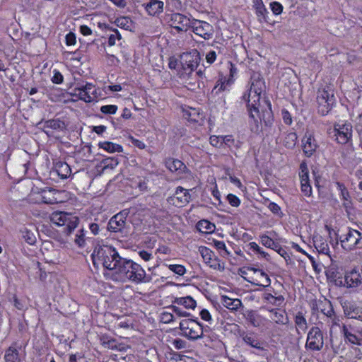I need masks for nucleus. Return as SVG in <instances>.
Wrapping results in <instances>:
<instances>
[{
	"label": "nucleus",
	"instance_id": "f257e3e1",
	"mask_svg": "<svg viewBox=\"0 0 362 362\" xmlns=\"http://www.w3.org/2000/svg\"><path fill=\"white\" fill-rule=\"evenodd\" d=\"M264 89L265 82L262 75L255 72L250 78V88L243 97L247 102L250 117L255 122L263 120L268 125L272 120V105L269 100L261 97Z\"/></svg>",
	"mask_w": 362,
	"mask_h": 362
},
{
	"label": "nucleus",
	"instance_id": "f03ea898",
	"mask_svg": "<svg viewBox=\"0 0 362 362\" xmlns=\"http://www.w3.org/2000/svg\"><path fill=\"white\" fill-rule=\"evenodd\" d=\"M112 279L115 281L146 284L152 281L151 275L147 274L144 269L132 259L122 257Z\"/></svg>",
	"mask_w": 362,
	"mask_h": 362
},
{
	"label": "nucleus",
	"instance_id": "7ed1b4c3",
	"mask_svg": "<svg viewBox=\"0 0 362 362\" xmlns=\"http://www.w3.org/2000/svg\"><path fill=\"white\" fill-rule=\"evenodd\" d=\"M91 259L95 267L99 268L101 267L106 269L108 273H105V275H108L112 278V274L115 272L122 257L113 247L104 244H97L91 254Z\"/></svg>",
	"mask_w": 362,
	"mask_h": 362
},
{
	"label": "nucleus",
	"instance_id": "20e7f679",
	"mask_svg": "<svg viewBox=\"0 0 362 362\" xmlns=\"http://www.w3.org/2000/svg\"><path fill=\"white\" fill-rule=\"evenodd\" d=\"M199 60V54L197 49L183 53L180 56L182 69L180 71V77L184 81V83L193 87L194 86V82L191 81V79H194V76L200 73V71L194 73Z\"/></svg>",
	"mask_w": 362,
	"mask_h": 362
},
{
	"label": "nucleus",
	"instance_id": "39448f33",
	"mask_svg": "<svg viewBox=\"0 0 362 362\" xmlns=\"http://www.w3.org/2000/svg\"><path fill=\"white\" fill-rule=\"evenodd\" d=\"M51 223L59 227H64L67 235L71 234L79 223L78 218L71 213L62 211H54L49 216Z\"/></svg>",
	"mask_w": 362,
	"mask_h": 362
},
{
	"label": "nucleus",
	"instance_id": "423d86ee",
	"mask_svg": "<svg viewBox=\"0 0 362 362\" xmlns=\"http://www.w3.org/2000/svg\"><path fill=\"white\" fill-rule=\"evenodd\" d=\"M180 329L184 337L191 340H197L202 337L203 327L194 320H182L180 322Z\"/></svg>",
	"mask_w": 362,
	"mask_h": 362
},
{
	"label": "nucleus",
	"instance_id": "0eeeda50",
	"mask_svg": "<svg viewBox=\"0 0 362 362\" xmlns=\"http://www.w3.org/2000/svg\"><path fill=\"white\" fill-rule=\"evenodd\" d=\"M341 247L346 250L362 247V234L357 230L349 228L348 231L340 237Z\"/></svg>",
	"mask_w": 362,
	"mask_h": 362
},
{
	"label": "nucleus",
	"instance_id": "6e6552de",
	"mask_svg": "<svg viewBox=\"0 0 362 362\" xmlns=\"http://www.w3.org/2000/svg\"><path fill=\"white\" fill-rule=\"evenodd\" d=\"M229 76L221 77L216 82L212 90V94L218 95L223 91H229L230 86L234 83L235 78L238 74V69L231 62L228 63Z\"/></svg>",
	"mask_w": 362,
	"mask_h": 362
},
{
	"label": "nucleus",
	"instance_id": "1a4fd4ad",
	"mask_svg": "<svg viewBox=\"0 0 362 362\" xmlns=\"http://www.w3.org/2000/svg\"><path fill=\"white\" fill-rule=\"evenodd\" d=\"M324 346L323 334L317 327H313L308 332L305 348L312 351H320Z\"/></svg>",
	"mask_w": 362,
	"mask_h": 362
},
{
	"label": "nucleus",
	"instance_id": "9d476101",
	"mask_svg": "<svg viewBox=\"0 0 362 362\" xmlns=\"http://www.w3.org/2000/svg\"><path fill=\"white\" fill-rule=\"evenodd\" d=\"M190 28L192 29L195 35L204 40H210L214 36V30L213 26L206 21L192 18Z\"/></svg>",
	"mask_w": 362,
	"mask_h": 362
},
{
	"label": "nucleus",
	"instance_id": "9b49d317",
	"mask_svg": "<svg viewBox=\"0 0 362 362\" xmlns=\"http://www.w3.org/2000/svg\"><path fill=\"white\" fill-rule=\"evenodd\" d=\"M250 276L245 278L247 282L264 288H269L271 284V279L268 274L262 269L250 267L247 269Z\"/></svg>",
	"mask_w": 362,
	"mask_h": 362
},
{
	"label": "nucleus",
	"instance_id": "f8f14e48",
	"mask_svg": "<svg viewBox=\"0 0 362 362\" xmlns=\"http://www.w3.org/2000/svg\"><path fill=\"white\" fill-rule=\"evenodd\" d=\"M74 95L85 101L86 103H91L95 100L98 97V90L93 83H86L85 85H81L75 88Z\"/></svg>",
	"mask_w": 362,
	"mask_h": 362
},
{
	"label": "nucleus",
	"instance_id": "ddd939ff",
	"mask_svg": "<svg viewBox=\"0 0 362 362\" xmlns=\"http://www.w3.org/2000/svg\"><path fill=\"white\" fill-rule=\"evenodd\" d=\"M199 252L201 255L204 263L209 267L223 271L224 265L221 262L220 259L216 256L214 252L209 248L205 246H200L199 247Z\"/></svg>",
	"mask_w": 362,
	"mask_h": 362
},
{
	"label": "nucleus",
	"instance_id": "4468645a",
	"mask_svg": "<svg viewBox=\"0 0 362 362\" xmlns=\"http://www.w3.org/2000/svg\"><path fill=\"white\" fill-rule=\"evenodd\" d=\"M192 22V19L179 13L171 14L169 21L170 26L178 32H187L190 28Z\"/></svg>",
	"mask_w": 362,
	"mask_h": 362
},
{
	"label": "nucleus",
	"instance_id": "2eb2a0df",
	"mask_svg": "<svg viewBox=\"0 0 362 362\" xmlns=\"http://www.w3.org/2000/svg\"><path fill=\"white\" fill-rule=\"evenodd\" d=\"M336 141L339 144H346L352 136V126L350 123L336 124L334 128Z\"/></svg>",
	"mask_w": 362,
	"mask_h": 362
},
{
	"label": "nucleus",
	"instance_id": "dca6fc26",
	"mask_svg": "<svg viewBox=\"0 0 362 362\" xmlns=\"http://www.w3.org/2000/svg\"><path fill=\"white\" fill-rule=\"evenodd\" d=\"M264 303L268 307H280L284 302V297L274 289L267 288L262 295Z\"/></svg>",
	"mask_w": 362,
	"mask_h": 362
},
{
	"label": "nucleus",
	"instance_id": "f3484780",
	"mask_svg": "<svg viewBox=\"0 0 362 362\" xmlns=\"http://www.w3.org/2000/svg\"><path fill=\"white\" fill-rule=\"evenodd\" d=\"M318 147L319 144L314 133L307 131L302 139V148L304 154L307 157H311L316 152Z\"/></svg>",
	"mask_w": 362,
	"mask_h": 362
},
{
	"label": "nucleus",
	"instance_id": "a211bd4d",
	"mask_svg": "<svg viewBox=\"0 0 362 362\" xmlns=\"http://www.w3.org/2000/svg\"><path fill=\"white\" fill-rule=\"evenodd\" d=\"M129 209H124L112 216L108 223V229L111 232H119L125 228L126 218L129 214Z\"/></svg>",
	"mask_w": 362,
	"mask_h": 362
},
{
	"label": "nucleus",
	"instance_id": "6ab92c4d",
	"mask_svg": "<svg viewBox=\"0 0 362 362\" xmlns=\"http://www.w3.org/2000/svg\"><path fill=\"white\" fill-rule=\"evenodd\" d=\"M246 319L254 327L262 331L267 329L271 323V320L254 310L247 312Z\"/></svg>",
	"mask_w": 362,
	"mask_h": 362
},
{
	"label": "nucleus",
	"instance_id": "aec40b11",
	"mask_svg": "<svg viewBox=\"0 0 362 362\" xmlns=\"http://www.w3.org/2000/svg\"><path fill=\"white\" fill-rule=\"evenodd\" d=\"M299 177L302 192L304 195L310 197L312 194V188L310 184L309 171L305 162H302L300 165Z\"/></svg>",
	"mask_w": 362,
	"mask_h": 362
},
{
	"label": "nucleus",
	"instance_id": "412c9836",
	"mask_svg": "<svg viewBox=\"0 0 362 362\" xmlns=\"http://www.w3.org/2000/svg\"><path fill=\"white\" fill-rule=\"evenodd\" d=\"M191 195L189 191L182 187H178L172 197L173 204L178 207H182L189 202Z\"/></svg>",
	"mask_w": 362,
	"mask_h": 362
},
{
	"label": "nucleus",
	"instance_id": "4be33fe9",
	"mask_svg": "<svg viewBox=\"0 0 362 362\" xmlns=\"http://www.w3.org/2000/svg\"><path fill=\"white\" fill-rule=\"evenodd\" d=\"M313 241L315 248L319 254L327 255L330 258L331 260H332L329 244L327 243V240L325 238L322 237L318 233H315L313 235Z\"/></svg>",
	"mask_w": 362,
	"mask_h": 362
},
{
	"label": "nucleus",
	"instance_id": "5701e85b",
	"mask_svg": "<svg viewBox=\"0 0 362 362\" xmlns=\"http://www.w3.org/2000/svg\"><path fill=\"white\" fill-rule=\"evenodd\" d=\"M148 16H157L163 11L164 3L160 0H148L142 4Z\"/></svg>",
	"mask_w": 362,
	"mask_h": 362
},
{
	"label": "nucleus",
	"instance_id": "b1692460",
	"mask_svg": "<svg viewBox=\"0 0 362 362\" xmlns=\"http://www.w3.org/2000/svg\"><path fill=\"white\" fill-rule=\"evenodd\" d=\"M266 310L271 313V322H273L280 325H285L288 323L289 320L284 310L276 308H267Z\"/></svg>",
	"mask_w": 362,
	"mask_h": 362
},
{
	"label": "nucleus",
	"instance_id": "393cba45",
	"mask_svg": "<svg viewBox=\"0 0 362 362\" xmlns=\"http://www.w3.org/2000/svg\"><path fill=\"white\" fill-rule=\"evenodd\" d=\"M345 285L350 288H356L362 285V277L355 269L347 272L344 277Z\"/></svg>",
	"mask_w": 362,
	"mask_h": 362
},
{
	"label": "nucleus",
	"instance_id": "a878e982",
	"mask_svg": "<svg viewBox=\"0 0 362 362\" xmlns=\"http://www.w3.org/2000/svg\"><path fill=\"white\" fill-rule=\"evenodd\" d=\"M343 308L347 317L362 321V307L349 303H345Z\"/></svg>",
	"mask_w": 362,
	"mask_h": 362
},
{
	"label": "nucleus",
	"instance_id": "bb28decb",
	"mask_svg": "<svg viewBox=\"0 0 362 362\" xmlns=\"http://www.w3.org/2000/svg\"><path fill=\"white\" fill-rule=\"evenodd\" d=\"M352 327L351 325H343L341 332L346 341L355 345H362V338L351 332Z\"/></svg>",
	"mask_w": 362,
	"mask_h": 362
},
{
	"label": "nucleus",
	"instance_id": "cd10ccee",
	"mask_svg": "<svg viewBox=\"0 0 362 362\" xmlns=\"http://www.w3.org/2000/svg\"><path fill=\"white\" fill-rule=\"evenodd\" d=\"M252 7L255 11V13L260 22L266 21L267 18L268 11L263 3L262 0H251Z\"/></svg>",
	"mask_w": 362,
	"mask_h": 362
},
{
	"label": "nucleus",
	"instance_id": "c85d7f7f",
	"mask_svg": "<svg viewBox=\"0 0 362 362\" xmlns=\"http://www.w3.org/2000/svg\"><path fill=\"white\" fill-rule=\"evenodd\" d=\"M43 128L47 134H49V129L54 131H62L66 128V125L63 121L59 119H53L46 120L43 122Z\"/></svg>",
	"mask_w": 362,
	"mask_h": 362
},
{
	"label": "nucleus",
	"instance_id": "c756f323",
	"mask_svg": "<svg viewBox=\"0 0 362 362\" xmlns=\"http://www.w3.org/2000/svg\"><path fill=\"white\" fill-rule=\"evenodd\" d=\"M222 305L230 311H237L243 306L242 301L238 298H231L227 296L221 298Z\"/></svg>",
	"mask_w": 362,
	"mask_h": 362
},
{
	"label": "nucleus",
	"instance_id": "7c9ffc66",
	"mask_svg": "<svg viewBox=\"0 0 362 362\" xmlns=\"http://www.w3.org/2000/svg\"><path fill=\"white\" fill-rule=\"evenodd\" d=\"M54 168L57 175L62 179L67 178L71 175V169L66 162L56 161L54 164Z\"/></svg>",
	"mask_w": 362,
	"mask_h": 362
},
{
	"label": "nucleus",
	"instance_id": "2f4dec72",
	"mask_svg": "<svg viewBox=\"0 0 362 362\" xmlns=\"http://www.w3.org/2000/svg\"><path fill=\"white\" fill-rule=\"evenodd\" d=\"M165 166L171 171L180 174L183 173L186 168L185 165L180 160L169 158L165 161Z\"/></svg>",
	"mask_w": 362,
	"mask_h": 362
},
{
	"label": "nucleus",
	"instance_id": "473e14b6",
	"mask_svg": "<svg viewBox=\"0 0 362 362\" xmlns=\"http://www.w3.org/2000/svg\"><path fill=\"white\" fill-rule=\"evenodd\" d=\"M98 146L110 153L123 152V147L121 145L111 141L99 142Z\"/></svg>",
	"mask_w": 362,
	"mask_h": 362
},
{
	"label": "nucleus",
	"instance_id": "72a5a7b5",
	"mask_svg": "<svg viewBox=\"0 0 362 362\" xmlns=\"http://www.w3.org/2000/svg\"><path fill=\"white\" fill-rule=\"evenodd\" d=\"M183 112L185 117L189 121L199 122L202 119V115L198 109L187 107Z\"/></svg>",
	"mask_w": 362,
	"mask_h": 362
},
{
	"label": "nucleus",
	"instance_id": "f704fd0d",
	"mask_svg": "<svg viewBox=\"0 0 362 362\" xmlns=\"http://www.w3.org/2000/svg\"><path fill=\"white\" fill-rule=\"evenodd\" d=\"M174 302L175 303L179 305H182L184 308L187 309L194 310L197 306V303L195 300L189 296L177 298H175Z\"/></svg>",
	"mask_w": 362,
	"mask_h": 362
},
{
	"label": "nucleus",
	"instance_id": "c9c22d12",
	"mask_svg": "<svg viewBox=\"0 0 362 362\" xmlns=\"http://www.w3.org/2000/svg\"><path fill=\"white\" fill-rule=\"evenodd\" d=\"M115 23L117 27L126 30H132L134 28L133 21L128 16H121L115 19Z\"/></svg>",
	"mask_w": 362,
	"mask_h": 362
},
{
	"label": "nucleus",
	"instance_id": "e433bc0d",
	"mask_svg": "<svg viewBox=\"0 0 362 362\" xmlns=\"http://www.w3.org/2000/svg\"><path fill=\"white\" fill-rule=\"evenodd\" d=\"M317 110L318 112L322 115H326L332 108L335 99H331L329 101H317Z\"/></svg>",
	"mask_w": 362,
	"mask_h": 362
},
{
	"label": "nucleus",
	"instance_id": "4c0bfd02",
	"mask_svg": "<svg viewBox=\"0 0 362 362\" xmlns=\"http://www.w3.org/2000/svg\"><path fill=\"white\" fill-rule=\"evenodd\" d=\"M198 230L203 233H211L214 231L216 226L208 220H201L197 223Z\"/></svg>",
	"mask_w": 362,
	"mask_h": 362
},
{
	"label": "nucleus",
	"instance_id": "58836bf2",
	"mask_svg": "<svg viewBox=\"0 0 362 362\" xmlns=\"http://www.w3.org/2000/svg\"><path fill=\"white\" fill-rule=\"evenodd\" d=\"M298 136L295 132L287 133L283 139V144L288 148H293L297 142Z\"/></svg>",
	"mask_w": 362,
	"mask_h": 362
},
{
	"label": "nucleus",
	"instance_id": "ea45409f",
	"mask_svg": "<svg viewBox=\"0 0 362 362\" xmlns=\"http://www.w3.org/2000/svg\"><path fill=\"white\" fill-rule=\"evenodd\" d=\"M223 146H226L230 148H240L242 143L239 140H235L231 135L223 136Z\"/></svg>",
	"mask_w": 362,
	"mask_h": 362
},
{
	"label": "nucleus",
	"instance_id": "a19ab883",
	"mask_svg": "<svg viewBox=\"0 0 362 362\" xmlns=\"http://www.w3.org/2000/svg\"><path fill=\"white\" fill-rule=\"evenodd\" d=\"M100 342H101V344L105 346V348H108V349H116V350H119L120 351H126V348L123 345H116L115 344V341L113 340V339H108V340H106L104 337H102L100 339Z\"/></svg>",
	"mask_w": 362,
	"mask_h": 362
},
{
	"label": "nucleus",
	"instance_id": "79ce46f5",
	"mask_svg": "<svg viewBox=\"0 0 362 362\" xmlns=\"http://www.w3.org/2000/svg\"><path fill=\"white\" fill-rule=\"evenodd\" d=\"M13 41V38L9 37L8 38V40L5 42L4 43H1L0 45V49L6 55V56H11L14 52V47L12 45V42Z\"/></svg>",
	"mask_w": 362,
	"mask_h": 362
},
{
	"label": "nucleus",
	"instance_id": "37998d69",
	"mask_svg": "<svg viewBox=\"0 0 362 362\" xmlns=\"http://www.w3.org/2000/svg\"><path fill=\"white\" fill-rule=\"evenodd\" d=\"M295 324L296 325L297 329H301L304 332L307 329V321L302 313L298 312L296 315Z\"/></svg>",
	"mask_w": 362,
	"mask_h": 362
},
{
	"label": "nucleus",
	"instance_id": "c03bdc74",
	"mask_svg": "<svg viewBox=\"0 0 362 362\" xmlns=\"http://www.w3.org/2000/svg\"><path fill=\"white\" fill-rule=\"evenodd\" d=\"M337 189L340 192V197L345 202L344 204L347 206L350 204V195L347 189L343 184L340 182H337Z\"/></svg>",
	"mask_w": 362,
	"mask_h": 362
},
{
	"label": "nucleus",
	"instance_id": "a18cd8bd",
	"mask_svg": "<svg viewBox=\"0 0 362 362\" xmlns=\"http://www.w3.org/2000/svg\"><path fill=\"white\" fill-rule=\"evenodd\" d=\"M331 99H335L334 93L332 92L330 93L327 90H325L324 88L318 90L317 95V101L331 102Z\"/></svg>",
	"mask_w": 362,
	"mask_h": 362
},
{
	"label": "nucleus",
	"instance_id": "49530a36",
	"mask_svg": "<svg viewBox=\"0 0 362 362\" xmlns=\"http://www.w3.org/2000/svg\"><path fill=\"white\" fill-rule=\"evenodd\" d=\"M5 360L6 362H18L19 357L18 351L16 349L10 347L5 354Z\"/></svg>",
	"mask_w": 362,
	"mask_h": 362
},
{
	"label": "nucleus",
	"instance_id": "de8ad7c7",
	"mask_svg": "<svg viewBox=\"0 0 362 362\" xmlns=\"http://www.w3.org/2000/svg\"><path fill=\"white\" fill-rule=\"evenodd\" d=\"M260 240L261 243L266 247L271 248L272 250H277V248H279V244L274 242L267 235H262L260 236Z\"/></svg>",
	"mask_w": 362,
	"mask_h": 362
},
{
	"label": "nucleus",
	"instance_id": "09e8293b",
	"mask_svg": "<svg viewBox=\"0 0 362 362\" xmlns=\"http://www.w3.org/2000/svg\"><path fill=\"white\" fill-rule=\"evenodd\" d=\"M243 341L253 348H256L257 349H262L261 342L252 336L246 335L243 337Z\"/></svg>",
	"mask_w": 362,
	"mask_h": 362
},
{
	"label": "nucleus",
	"instance_id": "8fccbe9b",
	"mask_svg": "<svg viewBox=\"0 0 362 362\" xmlns=\"http://www.w3.org/2000/svg\"><path fill=\"white\" fill-rule=\"evenodd\" d=\"M214 245L215 247L220 251L222 256L226 257L230 255V252L228 250L223 241L214 240Z\"/></svg>",
	"mask_w": 362,
	"mask_h": 362
},
{
	"label": "nucleus",
	"instance_id": "3c124183",
	"mask_svg": "<svg viewBox=\"0 0 362 362\" xmlns=\"http://www.w3.org/2000/svg\"><path fill=\"white\" fill-rule=\"evenodd\" d=\"M103 163L104 164L103 170L114 169L119 164V160L117 158H107L103 160Z\"/></svg>",
	"mask_w": 362,
	"mask_h": 362
},
{
	"label": "nucleus",
	"instance_id": "603ef678",
	"mask_svg": "<svg viewBox=\"0 0 362 362\" xmlns=\"http://www.w3.org/2000/svg\"><path fill=\"white\" fill-rule=\"evenodd\" d=\"M86 235L83 229L79 230L76 234L74 242L79 247H83L86 243Z\"/></svg>",
	"mask_w": 362,
	"mask_h": 362
},
{
	"label": "nucleus",
	"instance_id": "864d4df0",
	"mask_svg": "<svg viewBox=\"0 0 362 362\" xmlns=\"http://www.w3.org/2000/svg\"><path fill=\"white\" fill-rule=\"evenodd\" d=\"M168 269L179 276H183L186 273V269L181 264H169Z\"/></svg>",
	"mask_w": 362,
	"mask_h": 362
},
{
	"label": "nucleus",
	"instance_id": "5fc2aeb1",
	"mask_svg": "<svg viewBox=\"0 0 362 362\" xmlns=\"http://www.w3.org/2000/svg\"><path fill=\"white\" fill-rule=\"evenodd\" d=\"M117 40H121V35L117 29H113L112 33H111L108 37V45L110 46L115 45Z\"/></svg>",
	"mask_w": 362,
	"mask_h": 362
},
{
	"label": "nucleus",
	"instance_id": "6e6d98bb",
	"mask_svg": "<svg viewBox=\"0 0 362 362\" xmlns=\"http://www.w3.org/2000/svg\"><path fill=\"white\" fill-rule=\"evenodd\" d=\"M223 136H211L209 138V142L211 145L214 147L221 148L223 146V142H222Z\"/></svg>",
	"mask_w": 362,
	"mask_h": 362
},
{
	"label": "nucleus",
	"instance_id": "4d7b16f0",
	"mask_svg": "<svg viewBox=\"0 0 362 362\" xmlns=\"http://www.w3.org/2000/svg\"><path fill=\"white\" fill-rule=\"evenodd\" d=\"M170 309L172 310L173 313H175L177 316L180 317H187L190 315L189 313L184 310L183 309L177 305H172L170 307Z\"/></svg>",
	"mask_w": 362,
	"mask_h": 362
},
{
	"label": "nucleus",
	"instance_id": "13d9d810",
	"mask_svg": "<svg viewBox=\"0 0 362 362\" xmlns=\"http://www.w3.org/2000/svg\"><path fill=\"white\" fill-rule=\"evenodd\" d=\"M160 321L163 323L168 324L174 320V316L172 313L164 311L160 314Z\"/></svg>",
	"mask_w": 362,
	"mask_h": 362
},
{
	"label": "nucleus",
	"instance_id": "bf43d9fd",
	"mask_svg": "<svg viewBox=\"0 0 362 362\" xmlns=\"http://www.w3.org/2000/svg\"><path fill=\"white\" fill-rule=\"evenodd\" d=\"M117 110V106L115 105H103L100 107V111L103 114H110L113 115L115 114Z\"/></svg>",
	"mask_w": 362,
	"mask_h": 362
},
{
	"label": "nucleus",
	"instance_id": "052dcab7",
	"mask_svg": "<svg viewBox=\"0 0 362 362\" xmlns=\"http://www.w3.org/2000/svg\"><path fill=\"white\" fill-rule=\"evenodd\" d=\"M270 8L274 15H279L283 11V6L277 1L270 3Z\"/></svg>",
	"mask_w": 362,
	"mask_h": 362
},
{
	"label": "nucleus",
	"instance_id": "680f3d73",
	"mask_svg": "<svg viewBox=\"0 0 362 362\" xmlns=\"http://www.w3.org/2000/svg\"><path fill=\"white\" fill-rule=\"evenodd\" d=\"M268 209L275 215L282 217L283 213L281 212L280 206L274 203V202H270L268 205Z\"/></svg>",
	"mask_w": 362,
	"mask_h": 362
},
{
	"label": "nucleus",
	"instance_id": "e2e57ef3",
	"mask_svg": "<svg viewBox=\"0 0 362 362\" xmlns=\"http://www.w3.org/2000/svg\"><path fill=\"white\" fill-rule=\"evenodd\" d=\"M227 200L229 204L234 207H238L240 204V199L233 194H229L227 196Z\"/></svg>",
	"mask_w": 362,
	"mask_h": 362
},
{
	"label": "nucleus",
	"instance_id": "0e129e2a",
	"mask_svg": "<svg viewBox=\"0 0 362 362\" xmlns=\"http://www.w3.org/2000/svg\"><path fill=\"white\" fill-rule=\"evenodd\" d=\"M340 320L338 317L333 315L329 316L328 323L330 325V332L334 329L335 327H340Z\"/></svg>",
	"mask_w": 362,
	"mask_h": 362
},
{
	"label": "nucleus",
	"instance_id": "69168bd1",
	"mask_svg": "<svg viewBox=\"0 0 362 362\" xmlns=\"http://www.w3.org/2000/svg\"><path fill=\"white\" fill-rule=\"evenodd\" d=\"M199 315L201 318L206 322L211 323L213 321L210 313L206 309H202L199 313Z\"/></svg>",
	"mask_w": 362,
	"mask_h": 362
},
{
	"label": "nucleus",
	"instance_id": "338daca9",
	"mask_svg": "<svg viewBox=\"0 0 362 362\" xmlns=\"http://www.w3.org/2000/svg\"><path fill=\"white\" fill-rule=\"evenodd\" d=\"M64 77L62 74L57 70L54 71V75L52 78V81L56 84H60L63 82Z\"/></svg>",
	"mask_w": 362,
	"mask_h": 362
},
{
	"label": "nucleus",
	"instance_id": "774afa93",
	"mask_svg": "<svg viewBox=\"0 0 362 362\" xmlns=\"http://www.w3.org/2000/svg\"><path fill=\"white\" fill-rule=\"evenodd\" d=\"M172 344L176 349H182L186 348V341L181 339H175Z\"/></svg>",
	"mask_w": 362,
	"mask_h": 362
}]
</instances>
